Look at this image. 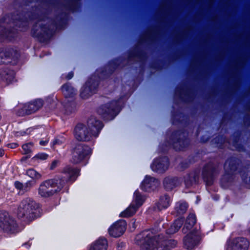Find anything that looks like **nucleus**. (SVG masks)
Wrapping results in <instances>:
<instances>
[{
	"label": "nucleus",
	"mask_w": 250,
	"mask_h": 250,
	"mask_svg": "<svg viewBox=\"0 0 250 250\" xmlns=\"http://www.w3.org/2000/svg\"><path fill=\"white\" fill-rule=\"evenodd\" d=\"M103 127V123L100 121L92 117L88 119L87 125H77L75 129V137L79 141H89L92 136L97 137Z\"/></svg>",
	"instance_id": "1"
},
{
	"label": "nucleus",
	"mask_w": 250,
	"mask_h": 250,
	"mask_svg": "<svg viewBox=\"0 0 250 250\" xmlns=\"http://www.w3.org/2000/svg\"><path fill=\"white\" fill-rule=\"evenodd\" d=\"M39 205L32 199L26 198L20 203L17 211L19 218L25 221H32L37 216Z\"/></svg>",
	"instance_id": "2"
},
{
	"label": "nucleus",
	"mask_w": 250,
	"mask_h": 250,
	"mask_svg": "<svg viewBox=\"0 0 250 250\" xmlns=\"http://www.w3.org/2000/svg\"><path fill=\"white\" fill-rule=\"evenodd\" d=\"M65 179H51L42 182L38 188V193L42 197H50L60 192L64 186Z\"/></svg>",
	"instance_id": "3"
},
{
	"label": "nucleus",
	"mask_w": 250,
	"mask_h": 250,
	"mask_svg": "<svg viewBox=\"0 0 250 250\" xmlns=\"http://www.w3.org/2000/svg\"><path fill=\"white\" fill-rule=\"evenodd\" d=\"M120 105L119 101H113L102 105L98 109V113L106 120H112L118 114Z\"/></svg>",
	"instance_id": "4"
},
{
	"label": "nucleus",
	"mask_w": 250,
	"mask_h": 250,
	"mask_svg": "<svg viewBox=\"0 0 250 250\" xmlns=\"http://www.w3.org/2000/svg\"><path fill=\"white\" fill-rule=\"evenodd\" d=\"M0 228L4 231L15 233L17 231L16 221L6 211H0Z\"/></svg>",
	"instance_id": "5"
},
{
	"label": "nucleus",
	"mask_w": 250,
	"mask_h": 250,
	"mask_svg": "<svg viewBox=\"0 0 250 250\" xmlns=\"http://www.w3.org/2000/svg\"><path fill=\"white\" fill-rule=\"evenodd\" d=\"M91 153L90 148L84 144H78L72 153V162L75 164L82 162Z\"/></svg>",
	"instance_id": "6"
},
{
	"label": "nucleus",
	"mask_w": 250,
	"mask_h": 250,
	"mask_svg": "<svg viewBox=\"0 0 250 250\" xmlns=\"http://www.w3.org/2000/svg\"><path fill=\"white\" fill-rule=\"evenodd\" d=\"M44 102L42 99H37L23 105L19 110L18 114L19 116L31 114L40 110Z\"/></svg>",
	"instance_id": "7"
},
{
	"label": "nucleus",
	"mask_w": 250,
	"mask_h": 250,
	"mask_svg": "<svg viewBox=\"0 0 250 250\" xmlns=\"http://www.w3.org/2000/svg\"><path fill=\"white\" fill-rule=\"evenodd\" d=\"M200 236L198 231L193 230L184 239L185 248L188 250L193 249L199 243Z\"/></svg>",
	"instance_id": "8"
},
{
	"label": "nucleus",
	"mask_w": 250,
	"mask_h": 250,
	"mask_svg": "<svg viewBox=\"0 0 250 250\" xmlns=\"http://www.w3.org/2000/svg\"><path fill=\"white\" fill-rule=\"evenodd\" d=\"M126 223L124 220H121L114 224L108 229L110 235L118 237L121 236L126 229Z\"/></svg>",
	"instance_id": "9"
},
{
	"label": "nucleus",
	"mask_w": 250,
	"mask_h": 250,
	"mask_svg": "<svg viewBox=\"0 0 250 250\" xmlns=\"http://www.w3.org/2000/svg\"><path fill=\"white\" fill-rule=\"evenodd\" d=\"M169 166V162L167 157L156 159L151 165V168L153 171L158 172H163L167 170Z\"/></svg>",
	"instance_id": "10"
},
{
	"label": "nucleus",
	"mask_w": 250,
	"mask_h": 250,
	"mask_svg": "<svg viewBox=\"0 0 250 250\" xmlns=\"http://www.w3.org/2000/svg\"><path fill=\"white\" fill-rule=\"evenodd\" d=\"M249 242L244 237H237L232 240L231 243L232 250H248Z\"/></svg>",
	"instance_id": "11"
},
{
	"label": "nucleus",
	"mask_w": 250,
	"mask_h": 250,
	"mask_svg": "<svg viewBox=\"0 0 250 250\" xmlns=\"http://www.w3.org/2000/svg\"><path fill=\"white\" fill-rule=\"evenodd\" d=\"M19 56V53L13 49L0 50V64L8 63L10 62L8 60L10 59H17Z\"/></svg>",
	"instance_id": "12"
},
{
	"label": "nucleus",
	"mask_w": 250,
	"mask_h": 250,
	"mask_svg": "<svg viewBox=\"0 0 250 250\" xmlns=\"http://www.w3.org/2000/svg\"><path fill=\"white\" fill-rule=\"evenodd\" d=\"M215 169L212 164L210 163L206 166L203 170V177L208 185L212 183Z\"/></svg>",
	"instance_id": "13"
},
{
	"label": "nucleus",
	"mask_w": 250,
	"mask_h": 250,
	"mask_svg": "<svg viewBox=\"0 0 250 250\" xmlns=\"http://www.w3.org/2000/svg\"><path fill=\"white\" fill-rule=\"evenodd\" d=\"M157 181L153 177L146 176L141 185V188L145 191H149L157 186Z\"/></svg>",
	"instance_id": "14"
},
{
	"label": "nucleus",
	"mask_w": 250,
	"mask_h": 250,
	"mask_svg": "<svg viewBox=\"0 0 250 250\" xmlns=\"http://www.w3.org/2000/svg\"><path fill=\"white\" fill-rule=\"evenodd\" d=\"M62 92L66 98H73L77 94V90L69 83H66L61 87Z\"/></svg>",
	"instance_id": "15"
},
{
	"label": "nucleus",
	"mask_w": 250,
	"mask_h": 250,
	"mask_svg": "<svg viewBox=\"0 0 250 250\" xmlns=\"http://www.w3.org/2000/svg\"><path fill=\"white\" fill-rule=\"evenodd\" d=\"M47 30V27L43 24L42 21H39L33 27V35L36 37L43 36L45 34H48Z\"/></svg>",
	"instance_id": "16"
},
{
	"label": "nucleus",
	"mask_w": 250,
	"mask_h": 250,
	"mask_svg": "<svg viewBox=\"0 0 250 250\" xmlns=\"http://www.w3.org/2000/svg\"><path fill=\"white\" fill-rule=\"evenodd\" d=\"M107 242L105 238H100L90 246L89 250H106Z\"/></svg>",
	"instance_id": "17"
},
{
	"label": "nucleus",
	"mask_w": 250,
	"mask_h": 250,
	"mask_svg": "<svg viewBox=\"0 0 250 250\" xmlns=\"http://www.w3.org/2000/svg\"><path fill=\"white\" fill-rule=\"evenodd\" d=\"M196 221L195 215L193 213H190L186 221L184 227L182 229V231L184 233H187L192 229Z\"/></svg>",
	"instance_id": "18"
},
{
	"label": "nucleus",
	"mask_w": 250,
	"mask_h": 250,
	"mask_svg": "<svg viewBox=\"0 0 250 250\" xmlns=\"http://www.w3.org/2000/svg\"><path fill=\"white\" fill-rule=\"evenodd\" d=\"M180 184L179 179L177 177H166L164 180V185L165 188L167 190H171Z\"/></svg>",
	"instance_id": "19"
},
{
	"label": "nucleus",
	"mask_w": 250,
	"mask_h": 250,
	"mask_svg": "<svg viewBox=\"0 0 250 250\" xmlns=\"http://www.w3.org/2000/svg\"><path fill=\"white\" fill-rule=\"evenodd\" d=\"M171 202V199L169 196L167 195L162 196L157 205L158 209L167 208L170 206Z\"/></svg>",
	"instance_id": "20"
},
{
	"label": "nucleus",
	"mask_w": 250,
	"mask_h": 250,
	"mask_svg": "<svg viewBox=\"0 0 250 250\" xmlns=\"http://www.w3.org/2000/svg\"><path fill=\"white\" fill-rule=\"evenodd\" d=\"M79 171V169L72 167L70 166H66L63 169V172L68 175L69 180L73 181L78 176Z\"/></svg>",
	"instance_id": "21"
},
{
	"label": "nucleus",
	"mask_w": 250,
	"mask_h": 250,
	"mask_svg": "<svg viewBox=\"0 0 250 250\" xmlns=\"http://www.w3.org/2000/svg\"><path fill=\"white\" fill-rule=\"evenodd\" d=\"M237 160L234 159L228 160L224 165V168L227 173L230 174L237 169Z\"/></svg>",
	"instance_id": "22"
},
{
	"label": "nucleus",
	"mask_w": 250,
	"mask_h": 250,
	"mask_svg": "<svg viewBox=\"0 0 250 250\" xmlns=\"http://www.w3.org/2000/svg\"><path fill=\"white\" fill-rule=\"evenodd\" d=\"M184 220L182 218L177 219L167 229V233L168 234H173L179 230L183 224Z\"/></svg>",
	"instance_id": "23"
},
{
	"label": "nucleus",
	"mask_w": 250,
	"mask_h": 250,
	"mask_svg": "<svg viewBox=\"0 0 250 250\" xmlns=\"http://www.w3.org/2000/svg\"><path fill=\"white\" fill-rule=\"evenodd\" d=\"M15 78V73L13 71L6 70L0 73V79L5 80L7 83H11Z\"/></svg>",
	"instance_id": "24"
},
{
	"label": "nucleus",
	"mask_w": 250,
	"mask_h": 250,
	"mask_svg": "<svg viewBox=\"0 0 250 250\" xmlns=\"http://www.w3.org/2000/svg\"><path fill=\"white\" fill-rule=\"evenodd\" d=\"M93 93L92 87L90 86L89 82H87L85 85L82 87L80 95L82 98L86 99Z\"/></svg>",
	"instance_id": "25"
},
{
	"label": "nucleus",
	"mask_w": 250,
	"mask_h": 250,
	"mask_svg": "<svg viewBox=\"0 0 250 250\" xmlns=\"http://www.w3.org/2000/svg\"><path fill=\"white\" fill-rule=\"evenodd\" d=\"M138 208L136 207L134 203H131L125 211L121 212L120 216L123 217H130L136 212Z\"/></svg>",
	"instance_id": "26"
},
{
	"label": "nucleus",
	"mask_w": 250,
	"mask_h": 250,
	"mask_svg": "<svg viewBox=\"0 0 250 250\" xmlns=\"http://www.w3.org/2000/svg\"><path fill=\"white\" fill-rule=\"evenodd\" d=\"M188 208V205L184 202H179L176 204L175 210L177 215L183 214L186 212Z\"/></svg>",
	"instance_id": "27"
},
{
	"label": "nucleus",
	"mask_w": 250,
	"mask_h": 250,
	"mask_svg": "<svg viewBox=\"0 0 250 250\" xmlns=\"http://www.w3.org/2000/svg\"><path fill=\"white\" fill-rule=\"evenodd\" d=\"M198 176L195 173H191L187 175L185 178V182L187 187H189L196 183Z\"/></svg>",
	"instance_id": "28"
},
{
	"label": "nucleus",
	"mask_w": 250,
	"mask_h": 250,
	"mask_svg": "<svg viewBox=\"0 0 250 250\" xmlns=\"http://www.w3.org/2000/svg\"><path fill=\"white\" fill-rule=\"evenodd\" d=\"M134 198V199L132 203H134L135 206L139 208L143 205L145 201V198L141 196V195L138 191H136L135 192Z\"/></svg>",
	"instance_id": "29"
},
{
	"label": "nucleus",
	"mask_w": 250,
	"mask_h": 250,
	"mask_svg": "<svg viewBox=\"0 0 250 250\" xmlns=\"http://www.w3.org/2000/svg\"><path fill=\"white\" fill-rule=\"evenodd\" d=\"M48 157V155L45 153H39L32 158L31 161L33 163H38L47 159Z\"/></svg>",
	"instance_id": "30"
},
{
	"label": "nucleus",
	"mask_w": 250,
	"mask_h": 250,
	"mask_svg": "<svg viewBox=\"0 0 250 250\" xmlns=\"http://www.w3.org/2000/svg\"><path fill=\"white\" fill-rule=\"evenodd\" d=\"M26 174L33 179V181L38 180L41 177V175L34 169H29L26 171Z\"/></svg>",
	"instance_id": "31"
},
{
	"label": "nucleus",
	"mask_w": 250,
	"mask_h": 250,
	"mask_svg": "<svg viewBox=\"0 0 250 250\" xmlns=\"http://www.w3.org/2000/svg\"><path fill=\"white\" fill-rule=\"evenodd\" d=\"M33 144L31 143L24 144L22 147L25 154H28L31 152Z\"/></svg>",
	"instance_id": "32"
},
{
	"label": "nucleus",
	"mask_w": 250,
	"mask_h": 250,
	"mask_svg": "<svg viewBox=\"0 0 250 250\" xmlns=\"http://www.w3.org/2000/svg\"><path fill=\"white\" fill-rule=\"evenodd\" d=\"M36 184L35 181H29L27 182L24 185L23 190L25 191H29L30 188Z\"/></svg>",
	"instance_id": "33"
},
{
	"label": "nucleus",
	"mask_w": 250,
	"mask_h": 250,
	"mask_svg": "<svg viewBox=\"0 0 250 250\" xmlns=\"http://www.w3.org/2000/svg\"><path fill=\"white\" fill-rule=\"evenodd\" d=\"M65 141V138L62 136H59L53 142V145H61L64 143Z\"/></svg>",
	"instance_id": "34"
},
{
	"label": "nucleus",
	"mask_w": 250,
	"mask_h": 250,
	"mask_svg": "<svg viewBox=\"0 0 250 250\" xmlns=\"http://www.w3.org/2000/svg\"><path fill=\"white\" fill-rule=\"evenodd\" d=\"M14 185L16 188H17L18 189L23 190L24 186H23V185L19 181H16L15 182Z\"/></svg>",
	"instance_id": "35"
},
{
	"label": "nucleus",
	"mask_w": 250,
	"mask_h": 250,
	"mask_svg": "<svg viewBox=\"0 0 250 250\" xmlns=\"http://www.w3.org/2000/svg\"><path fill=\"white\" fill-rule=\"evenodd\" d=\"M58 164H59V161H58V160L53 161L51 164L50 167V169H52V170L54 169L58 166Z\"/></svg>",
	"instance_id": "36"
},
{
	"label": "nucleus",
	"mask_w": 250,
	"mask_h": 250,
	"mask_svg": "<svg viewBox=\"0 0 250 250\" xmlns=\"http://www.w3.org/2000/svg\"><path fill=\"white\" fill-rule=\"evenodd\" d=\"M74 76V73L73 72H69L67 75V76H65V78L67 80H70L71 79V78H73Z\"/></svg>",
	"instance_id": "37"
},
{
	"label": "nucleus",
	"mask_w": 250,
	"mask_h": 250,
	"mask_svg": "<svg viewBox=\"0 0 250 250\" xmlns=\"http://www.w3.org/2000/svg\"><path fill=\"white\" fill-rule=\"evenodd\" d=\"M48 140L45 141H41L40 142V144L41 146H45L48 143Z\"/></svg>",
	"instance_id": "38"
},
{
	"label": "nucleus",
	"mask_w": 250,
	"mask_h": 250,
	"mask_svg": "<svg viewBox=\"0 0 250 250\" xmlns=\"http://www.w3.org/2000/svg\"><path fill=\"white\" fill-rule=\"evenodd\" d=\"M4 152L3 149H0V157H2L4 155Z\"/></svg>",
	"instance_id": "39"
},
{
	"label": "nucleus",
	"mask_w": 250,
	"mask_h": 250,
	"mask_svg": "<svg viewBox=\"0 0 250 250\" xmlns=\"http://www.w3.org/2000/svg\"><path fill=\"white\" fill-rule=\"evenodd\" d=\"M132 227L134 229H135L136 228V226H135V221H133L132 222Z\"/></svg>",
	"instance_id": "40"
},
{
	"label": "nucleus",
	"mask_w": 250,
	"mask_h": 250,
	"mask_svg": "<svg viewBox=\"0 0 250 250\" xmlns=\"http://www.w3.org/2000/svg\"><path fill=\"white\" fill-rule=\"evenodd\" d=\"M11 148H15L17 147V144H14L10 145Z\"/></svg>",
	"instance_id": "41"
},
{
	"label": "nucleus",
	"mask_w": 250,
	"mask_h": 250,
	"mask_svg": "<svg viewBox=\"0 0 250 250\" xmlns=\"http://www.w3.org/2000/svg\"><path fill=\"white\" fill-rule=\"evenodd\" d=\"M173 243H174V245H176V243H175V241H173Z\"/></svg>",
	"instance_id": "42"
}]
</instances>
